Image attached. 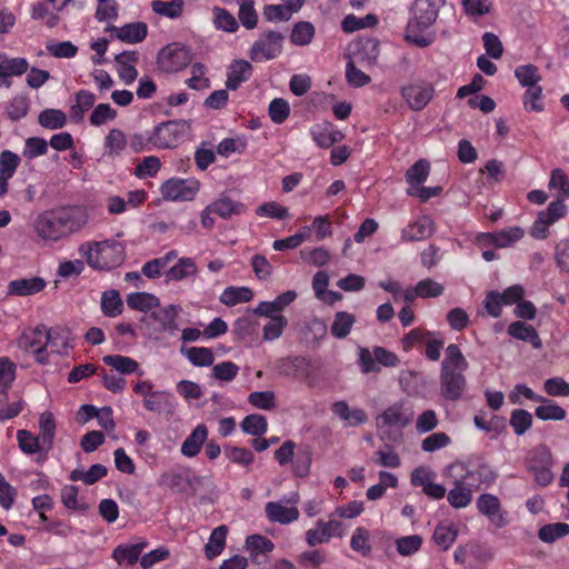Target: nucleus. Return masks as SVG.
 Instances as JSON below:
<instances>
[{
	"label": "nucleus",
	"mask_w": 569,
	"mask_h": 569,
	"mask_svg": "<svg viewBox=\"0 0 569 569\" xmlns=\"http://www.w3.org/2000/svg\"><path fill=\"white\" fill-rule=\"evenodd\" d=\"M469 362L456 343L449 345L445 350V358L440 367V395L449 401L461 399L466 388L467 379L465 372Z\"/></svg>",
	"instance_id": "1"
},
{
	"label": "nucleus",
	"mask_w": 569,
	"mask_h": 569,
	"mask_svg": "<svg viewBox=\"0 0 569 569\" xmlns=\"http://www.w3.org/2000/svg\"><path fill=\"white\" fill-rule=\"evenodd\" d=\"M84 222L82 212L63 208L40 213L36 219L34 229L40 238L58 241L80 230Z\"/></svg>",
	"instance_id": "2"
},
{
	"label": "nucleus",
	"mask_w": 569,
	"mask_h": 569,
	"mask_svg": "<svg viewBox=\"0 0 569 569\" xmlns=\"http://www.w3.org/2000/svg\"><path fill=\"white\" fill-rule=\"evenodd\" d=\"M439 4L437 0H415L411 6L412 17L408 21L405 39L419 48L429 47L433 38L421 32L435 23L438 18Z\"/></svg>",
	"instance_id": "3"
},
{
	"label": "nucleus",
	"mask_w": 569,
	"mask_h": 569,
	"mask_svg": "<svg viewBox=\"0 0 569 569\" xmlns=\"http://www.w3.org/2000/svg\"><path fill=\"white\" fill-rule=\"evenodd\" d=\"M88 264L97 270H110L119 267L126 258L124 247L117 241L104 240L80 247Z\"/></svg>",
	"instance_id": "4"
},
{
	"label": "nucleus",
	"mask_w": 569,
	"mask_h": 569,
	"mask_svg": "<svg viewBox=\"0 0 569 569\" xmlns=\"http://www.w3.org/2000/svg\"><path fill=\"white\" fill-rule=\"evenodd\" d=\"M190 130L186 120H169L156 126L151 131L152 146L158 149L177 147Z\"/></svg>",
	"instance_id": "5"
},
{
	"label": "nucleus",
	"mask_w": 569,
	"mask_h": 569,
	"mask_svg": "<svg viewBox=\"0 0 569 569\" xmlns=\"http://www.w3.org/2000/svg\"><path fill=\"white\" fill-rule=\"evenodd\" d=\"M457 470L460 472L465 471L460 478L463 479L466 485L471 489H478L481 485L490 486L497 479V472L483 460H480L477 465L467 470L465 469L463 463H451L446 468V476H451V472Z\"/></svg>",
	"instance_id": "6"
},
{
	"label": "nucleus",
	"mask_w": 569,
	"mask_h": 569,
	"mask_svg": "<svg viewBox=\"0 0 569 569\" xmlns=\"http://www.w3.org/2000/svg\"><path fill=\"white\" fill-rule=\"evenodd\" d=\"M191 60L192 53L188 47L170 43L159 51L157 64L163 72L171 73L184 69Z\"/></svg>",
	"instance_id": "7"
},
{
	"label": "nucleus",
	"mask_w": 569,
	"mask_h": 569,
	"mask_svg": "<svg viewBox=\"0 0 569 569\" xmlns=\"http://www.w3.org/2000/svg\"><path fill=\"white\" fill-rule=\"evenodd\" d=\"M56 336L53 332H47L46 326H37L32 331L24 332L18 340V346L26 351H32L36 360L44 365L48 361L47 345Z\"/></svg>",
	"instance_id": "8"
},
{
	"label": "nucleus",
	"mask_w": 569,
	"mask_h": 569,
	"mask_svg": "<svg viewBox=\"0 0 569 569\" xmlns=\"http://www.w3.org/2000/svg\"><path fill=\"white\" fill-rule=\"evenodd\" d=\"M283 39L284 38L280 32L268 31L250 48V59L253 61H261L277 58L282 51Z\"/></svg>",
	"instance_id": "9"
},
{
	"label": "nucleus",
	"mask_w": 569,
	"mask_h": 569,
	"mask_svg": "<svg viewBox=\"0 0 569 569\" xmlns=\"http://www.w3.org/2000/svg\"><path fill=\"white\" fill-rule=\"evenodd\" d=\"M200 183L196 179H169L161 186L163 199L170 201H190L199 191Z\"/></svg>",
	"instance_id": "10"
},
{
	"label": "nucleus",
	"mask_w": 569,
	"mask_h": 569,
	"mask_svg": "<svg viewBox=\"0 0 569 569\" xmlns=\"http://www.w3.org/2000/svg\"><path fill=\"white\" fill-rule=\"evenodd\" d=\"M479 513L487 517L488 520L498 529L507 526L508 512L502 508L499 498L491 493H482L476 502Z\"/></svg>",
	"instance_id": "11"
},
{
	"label": "nucleus",
	"mask_w": 569,
	"mask_h": 569,
	"mask_svg": "<svg viewBox=\"0 0 569 569\" xmlns=\"http://www.w3.org/2000/svg\"><path fill=\"white\" fill-rule=\"evenodd\" d=\"M181 311L179 305H169L159 311H152L151 313L141 318V322L147 323L149 320L157 321L159 323L160 332H169L170 335L176 333L179 330L177 318Z\"/></svg>",
	"instance_id": "12"
},
{
	"label": "nucleus",
	"mask_w": 569,
	"mask_h": 569,
	"mask_svg": "<svg viewBox=\"0 0 569 569\" xmlns=\"http://www.w3.org/2000/svg\"><path fill=\"white\" fill-rule=\"evenodd\" d=\"M380 54L379 41L375 38L360 39L352 44L353 59L363 67H373Z\"/></svg>",
	"instance_id": "13"
},
{
	"label": "nucleus",
	"mask_w": 569,
	"mask_h": 569,
	"mask_svg": "<svg viewBox=\"0 0 569 569\" xmlns=\"http://www.w3.org/2000/svg\"><path fill=\"white\" fill-rule=\"evenodd\" d=\"M433 87L428 83H413L402 88V97L412 110H422L433 96Z\"/></svg>",
	"instance_id": "14"
},
{
	"label": "nucleus",
	"mask_w": 569,
	"mask_h": 569,
	"mask_svg": "<svg viewBox=\"0 0 569 569\" xmlns=\"http://www.w3.org/2000/svg\"><path fill=\"white\" fill-rule=\"evenodd\" d=\"M435 232V223L428 216H422L415 222L409 223L401 231L403 241H422L430 238Z\"/></svg>",
	"instance_id": "15"
},
{
	"label": "nucleus",
	"mask_w": 569,
	"mask_h": 569,
	"mask_svg": "<svg viewBox=\"0 0 569 569\" xmlns=\"http://www.w3.org/2000/svg\"><path fill=\"white\" fill-rule=\"evenodd\" d=\"M274 369L279 376L298 378L308 372L309 361L301 356L284 357L276 361Z\"/></svg>",
	"instance_id": "16"
},
{
	"label": "nucleus",
	"mask_w": 569,
	"mask_h": 569,
	"mask_svg": "<svg viewBox=\"0 0 569 569\" xmlns=\"http://www.w3.org/2000/svg\"><path fill=\"white\" fill-rule=\"evenodd\" d=\"M46 281L41 277L20 278L8 283L7 295L27 297L43 290Z\"/></svg>",
	"instance_id": "17"
},
{
	"label": "nucleus",
	"mask_w": 569,
	"mask_h": 569,
	"mask_svg": "<svg viewBox=\"0 0 569 569\" xmlns=\"http://www.w3.org/2000/svg\"><path fill=\"white\" fill-rule=\"evenodd\" d=\"M114 37L127 43H139L143 41L148 33V27L144 22H131L120 28L110 26L107 28Z\"/></svg>",
	"instance_id": "18"
},
{
	"label": "nucleus",
	"mask_w": 569,
	"mask_h": 569,
	"mask_svg": "<svg viewBox=\"0 0 569 569\" xmlns=\"http://www.w3.org/2000/svg\"><path fill=\"white\" fill-rule=\"evenodd\" d=\"M253 68L247 60H233L228 69L226 87L229 90H237L242 82L248 81L252 76Z\"/></svg>",
	"instance_id": "19"
},
{
	"label": "nucleus",
	"mask_w": 569,
	"mask_h": 569,
	"mask_svg": "<svg viewBox=\"0 0 569 569\" xmlns=\"http://www.w3.org/2000/svg\"><path fill=\"white\" fill-rule=\"evenodd\" d=\"M331 410L333 415L343 420L348 427L361 426L368 421V415L363 409H350L349 405L343 400L333 402Z\"/></svg>",
	"instance_id": "20"
},
{
	"label": "nucleus",
	"mask_w": 569,
	"mask_h": 569,
	"mask_svg": "<svg viewBox=\"0 0 569 569\" xmlns=\"http://www.w3.org/2000/svg\"><path fill=\"white\" fill-rule=\"evenodd\" d=\"M297 298V292L288 290L279 295L273 301H262L253 310L254 315L264 317H274L273 313H279L284 310Z\"/></svg>",
	"instance_id": "21"
},
{
	"label": "nucleus",
	"mask_w": 569,
	"mask_h": 569,
	"mask_svg": "<svg viewBox=\"0 0 569 569\" xmlns=\"http://www.w3.org/2000/svg\"><path fill=\"white\" fill-rule=\"evenodd\" d=\"M280 502L270 501L266 505V515L271 522H279L282 525L291 523L299 518V510L297 507H286Z\"/></svg>",
	"instance_id": "22"
},
{
	"label": "nucleus",
	"mask_w": 569,
	"mask_h": 569,
	"mask_svg": "<svg viewBox=\"0 0 569 569\" xmlns=\"http://www.w3.org/2000/svg\"><path fill=\"white\" fill-rule=\"evenodd\" d=\"M453 485L447 493L449 505L455 509L466 508L472 500V489L460 477L455 478Z\"/></svg>",
	"instance_id": "23"
},
{
	"label": "nucleus",
	"mask_w": 569,
	"mask_h": 569,
	"mask_svg": "<svg viewBox=\"0 0 569 569\" xmlns=\"http://www.w3.org/2000/svg\"><path fill=\"white\" fill-rule=\"evenodd\" d=\"M207 437L208 428L203 423L198 425L183 441L181 453L189 458L196 457L200 452Z\"/></svg>",
	"instance_id": "24"
},
{
	"label": "nucleus",
	"mask_w": 569,
	"mask_h": 569,
	"mask_svg": "<svg viewBox=\"0 0 569 569\" xmlns=\"http://www.w3.org/2000/svg\"><path fill=\"white\" fill-rule=\"evenodd\" d=\"M244 204L238 201L232 200L228 197H221L210 203L207 207V210L218 214L223 219L231 218L232 216H239L244 212Z\"/></svg>",
	"instance_id": "25"
},
{
	"label": "nucleus",
	"mask_w": 569,
	"mask_h": 569,
	"mask_svg": "<svg viewBox=\"0 0 569 569\" xmlns=\"http://www.w3.org/2000/svg\"><path fill=\"white\" fill-rule=\"evenodd\" d=\"M508 335L512 338L529 342L535 349L542 347L541 339L537 330L525 322L515 321L508 327Z\"/></svg>",
	"instance_id": "26"
},
{
	"label": "nucleus",
	"mask_w": 569,
	"mask_h": 569,
	"mask_svg": "<svg viewBox=\"0 0 569 569\" xmlns=\"http://www.w3.org/2000/svg\"><path fill=\"white\" fill-rule=\"evenodd\" d=\"M40 440L42 441L43 459L52 449L56 436V421L53 415L49 411L42 412L39 418Z\"/></svg>",
	"instance_id": "27"
},
{
	"label": "nucleus",
	"mask_w": 569,
	"mask_h": 569,
	"mask_svg": "<svg viewBox=\"0 0 569 569\" xmlns=\"http://www.w3.org/2000/svg\"><path fill=\"white\" fill-rule=\"evenodd\" d=\"M127 306L132 310L148 313L160 306V299L146 291L129 293L126 298Z\"/></svg>",
	"instance_id": "28"
},
{
	"label": "nucleus",
	"mask_w": 569,
	"mask_h": 569,
	"mask_svg": "<svg viewBox=\"0 0 569 569\" xmlns=\"http://www.w3.org/2000/svg\"><path fill=\"white\" fill-rule=\"evenodd\" d=\"M143 407L158 415L173 411L172 396L163 390L153 391L148 399L143 400Z\"/></svg>",
	"instance_id": "29"
},
{
	"label": "nucleus",
	"mask_w": 569,
	"mask_h": 569,
	"mask_svg": "<svg viewBox=\"0 0 569 569\" xmlns=\"http://www.w3.org/2000/svg\"><path fill=\"white\" fill-rule=\"evenodd\" d=\"M525 236V231L520 227H509L496 232L485 234L487 240L499 248H506L517 242Z\"/></svg>",
	"instance_id": "30"
},
{
	"label": "nucleus",
	"mask_w": 569,
	"mask_h": 569,
	"mask_svg": "<svg viewBox=\"0 0 569 569\" xmlns=\"http://www.w3.org/2000/svg\"><path fill=\"white\" fill-rule=\"evenodd\" d=\"M148 546L147 541H140L132 545H119L112 551V558L119 563L122 565L127 562L128 565H134L142 552V550Z\"/></svg>",
	"instance_id": "31"
},
{
	"label": "nucleus",
	"mask_w": 569,
	"mask_h": 569,
	"mask_svg": "<svg viewBox=\"0 0 569 569\" xmlns=\"http://www.w3.org/2000/svg\"><path fill=\"white\" fill-rule=\"evenodd\" d=\"M227 533L228 527L226 525H221L212 530L209 541L204 547L206 557L208 559L211 560L223 551Z\"/></svg>",
	"instance_id": "32"
},
{
	"label": "nucleus",
	"mask_w": 569,
	"mask_h": 569,
	"mask_svg": "<svg viewBox=\"0 0 569 569\" xmlns=\"http://www.w3.org/2000/svg\"><path fill=\"white\" fill-rule=\"evenodd\" d=\"M29 69V63L24 58H11L0 61V78L3 79V83L7 87L10 86V81L7 79L13 76H21Z\"/></svg>",
	"instance_id": "33"
},
{
	"label": "nucleus",
	"mask_w": 569,
	"mask_h": 569,
	"mask_svg": "<svg viewBox=\"0 0 569 569\" xmlns=\"http://www.w3.org/2000/svg\"><path fill=\"white\" fill-rule=\"evenodd\" d=\"M198 268L191 258H180L167 272L166 277L169 281H180L189 276L196 274Z\"/></svg>",
	"instance_id": "34"
},
{
	"label": "nucleus",
	"mask_w": 569,
	"mask_h": 569,
	"mask_svg": "<svg viewBox=\"0 0 569 569\" xmlns=\"http://www.w3.org/2000/svg\"><path fill=\"white\" fill-rule=\"evenodd\" d=\"M101 310L104 316L113 318L121 315L123 302L118 290H108L101 297Z\"/></svg>",
	"instance_id": "35"
},
{
	"label": "nucleus",
	"mask_w": 569,
	"mask_h": 569,
	"mask_svg": "<svg viewBox=\"0 0 569 569\" xmlns=\"http://www.w3.org/2000/svg\"><path fill=\"white\" fill-rule=\"evenodd\" d=\"M355 322L356 318L353 315L346 311L337 312L330 328L331 335L337 339L346 338L350 333Z\"/></svg>",
	"instance_id": "36"
},
{
	"label": "nucleus",
	"mask_w": 569,
	"mask_h": 569,
	"mask_svg": "<svg viewBox=\"0 0 569 569\" xmlns=\"http://www.w3.org/2000/svg\"><path fill=\"white\" fill-rule=\"evenodd\" d=\"M102 361L122 375H130L139 369V363L134 359L121 355L104 356Z\"/></svg>",
	"instance_id": "37"
},
{
	"label": "nucleus",
	"mask_w": 569,
	"mask_h": 569,
	"mask_svg": "<svg viewBox=\"0 0 569 569\" xmlns=\"http://www.w3.org/2000/svg\"><path fill=\"white\" fill-rule=\"evenodd\" d=\"M38 122L46 129L58 130L66 126L67 116L59 109H44L39 113Z\"/></svg>",
	"instance_id": "38"
},
{
	"label": "nucleus",
	"mask_w": 569,
	"mask_h": 569,
	"mask_svg": "<svg viewBox=\"0 0 569 569\" xmlns=\"http://www.w3.org/2000/svg\"><path fill=\"white\" fill-rule=\"evenodd\" d=\"M181 352L196 367H209L213 363L212 350L206 347H190L181 349Z\"/></svg>",
	"instance_id": "39"
},
{
	"label": "nucleus",
	"mask_w": 569,
	"mask_h": 569,
	"mask_svg": "<svg viewBox=\"0 0 569 569\" xmlns=\"http://www.w3.org/2000/svg\"><path fill=\"white\" fill-rule=\"evenodd\" d=\"M515 77L523 88L539 86L542 79L538 67L531 63L518 66L515 69Z\"/></svg>",
	"instance_id": "40"
},
{
	"label": "nucleus",
	"mask_w": 569,
	"mask_h": 569,
	"mask_svg": "<svg viewBox=\"0 0 569 569\" xmlns=\"http://www.w3.org/2000/svg\"><path fill=\"white\" fill-rule=\"evenodd\" d=\"M253 293L247 287H228L220 296V301L226 306H236L240 302H248L252 299Z\"/></svg>",
	"instance_id": "41"
},
{
	"label": "nucleus",
	"mask_w": 569,
	"mask_h": 569,
	"mask_svg": "<svg viewBox=\"0 0 569 569\" xmlns=\"http://www.w3.org/2000/svg\"><path fill=\"white\" fill-rule=\"evenodd\" d=\"M458 536L457 529L452 525L439 523L432 535V539L442 550H448Z\"/></svg>",
	"instance_id": "42"
},
{
	"label": "nucleus",
	"mask_w": 569,
	"mask_h": 569,
	"mask_svg": "<svg viewBox=\"0 0 569 569\" xmlns=\"http://www.w3.org/2000/svg\"><path fill=\"white\" fill-rule=\"evenodd\" d=\"M523 107L530 112H541L545 110L543 93L541 86L526 88L522 97Z\"/></svg>",
	"instance_id": "43"
},
{
	"label": "nucleus",
	"mask_w": 569,
	"mask_h": 569,
	"mask_svg": "<svg viewBox=\"0 0 569 569\" xmlns=\"http://www.w3.org/2000/svg\"><path fill=\"white\" fill-rule=\"evenodd\" d=\"M241 429L244 433L260 437L267 432L268 422L267 419L257 413L246 416L240 423Z\"/></svg>",
	"instance_id": "44"
},
{
	"label": "nucleus",
	"mask_w": 569,
	"mask_h": 569,
	"mask_svg": "<svg viewBox=\"0 0 569 569\" xmlns=\"http://www.w3.org/2000/svg\"><path fill=\"white\" fill-rule=\"evenodd\" d=\"M379 420L383 426L388 427H405L410 422V419L403 415L400 403H395L387 408L379 417Z\"/></svg>",
	"instance_id": "45"
},
{
	"label": "nucleus",
	"mask_w": 569,
	"mask_h": 569,
	"mask_svg": "<svg viewBox=\"0 0 569 569\" xmlns=\"http://www.w3.org/2000/svg\"><path fill=\"white\" fill-rule=\"evenodd\" d=\"M17 440L20 450L26 455H34L37 452H43L42 441L39 437L34 436L29 430H19L17 432Z\"/></svg>",
	"instance_id": "46"
},
{
	"label": "nucleus",
	"mask_w": 569,
	"mask_h": 569,
	"mask_svg": "<svg viewBox=\"0 0 569 569\" xmlns=\"http://www.w3.org/2000/svg\"><path fill=\"white\" fill-rule=\"evenodd\" d=\"M569 533V525L566 522L548 523L538 531V537L543 542H555L557 539L566 537Z\"/></svg>",
	"instance_id": "47"
},
{
	"label": "nucleus",
	"mask_w": 569,
	"mask_h": 569,
	"mask_svg": "<svg viewBox=\"0 0 569 569\" xmlns=\"http://www.w3.org/2000/svg\"><path fill=\"white\" fill-rule=\"evenodd\" d=\"M160 487H167L174 492H184L191 486V480L178 472L162 473L158 481Z\"/></svg>",
	"instance_id": "48"
},
{
	"label": "nucleus",
	"mask_w": 569,
	"mask_h": 569,
	"mask_svg": "<svg viewBox=\"0 0 569 569\" xmlns=\"http://www.w3.org/2000/svg\"><path fill=\"white\" fill-rule=\"evenodd\" d=\"M224 456L230 462L248 468L254 460L253 452L246 447L226 446Z\"/></svg>",
	"instance_id": "49"
},
{
	"label": "nucleus",
	"mask_w": 569,
	"mask_h": 569,
	"mask_svg": "<svg viewBox=\"0 0 569 569\" xmlns=\"http://www.w3.org/2000/svg\"><path fill=\"white\" fill-rule=\"evenodd\" d=\"M429 170V162L420 159L407 170L406 180L410 186H420L427 180Z\"/></svg>",
	"instance_id": "50"
},
{
	"label": "nucleus",
	"mask_w": 569,
	"mask_h": 569,
	"mask_svg": "<svg viewBox=\"0 0 569 569\" xmlns=\"http://www.w3.org/2000/svg\"><path fill=\"white\" fill-rule=\"evenodd\" d=\"M531 466H553L552 452L546 445H538L530 450L526 468Z\"/></svg>",
	"instance_id": "51"
},
{
	"label": "nucleus",
	"mask_w": 569,
	"mask_h": 569,
	"mask_svg": "<svg viewBox=\"0 0 569 569\" xmlns=\"http://www.w3.org/2000/svg\"><path fill=\"white\" fill-rule=\"evenodd\" d=\"M126 146L127 138L120 129H111L104 139V149L109 156H119Z\"/></svg>",
	"instance_id": "52"
},
{
	"label": "nucleus",
	"mask_w": 569,
	"mask_h": 569,
	"mask_svg": "<svg viewBox=\"0 0 569 569\" xmlns=\"http://www.w3.org/2000/svg\"><path fill=\"white\" fill-rule=\"evenodd\" d=\"M315 36V27L308 21H300L295 24L290 39L297 46H307Z\"/></svg>",
	"instance_id": "53"
},
{
	"label": "nucleus",
	"mask_w": 569,
	"mask_h": 569,
	"mask_svg": "<svg viewBox=\"0 0 569 569\" xmlns=\"http://www.w3.org/2000/svg\"><path fill=\"white\" fill-rule=\"evenodd\" d=\"M509 423L512 427L515 433L517 436H521L530 429L532 425V416L525 409H515L510 415Z\"/></svg>",
	"instance_id": "54"
},
{
	"label": "nucleus",
	"mask_w": 569,
	"mask_h": 569,
	"mask_svg": "<svg viewBox=\"0 0 569 569\" xmlns=\"http://www.w3.org/2000/svg\"><path fill=\"white\" fill-rule=\"evenodd\" d=\"M546 405L539 406L535 410V415L538 419L547 421V420H563L567 416L566 410L558 406L557 403L551 402L547 399Z\"/></svg>",
	"instance_id": "55"
},
{
	"label": "nucleus",
	"mask_w": 569,
	"mask_h": 569,
	"mask_svg": "<svg viewBox=\"0 0 569 569\" xmlns=\"http://www.w3.org/2000/svg\"><path fill=\"white\" fill-rule=\"evenodd\" d=\"M152 10L161 16L168 18H177L182 13L183 1L182 0H171V1H161L153 0L151 2Z\"/></svg>",
	"instance_id": "56"
},
{
	"label": "nucleus",
	"mask_w": 569,
	"mask_h": 569,
	"mask_svg": "<svg viewBox=\"0 0 569 569\" xmlns=\"http://www.w3.org/2000/svg\"><path fill=\"white\" fill-rule=\"evenodd\" d=\"M160 168V159L156 156H148L134 168L133 174L139 179L154 177Z\"/></svg>",
	"instance_id": "57"
},
{
	"label": "nucleus",
	"mask_w": 569,
	"mask_h": 569,
	"mask_svg": "<svg viewBox=\"0 0 569 569\" xmlns=\"http://www.w3.org/2000/svg\"><path fill=\"white\" fill-rule=\"evenodd\" d=\"M20 161V157L10 150H3L0 152V176L11 179L16 173Z\"/></svg>",
	"instance_id": "58"
},
{
	"label": "nucleus",
	"mask_w": 569,
	"mask_h": 569,
	"mask_svg": "<svg viewBox=\"0 0 569 569\" xmlns=\"http://www.w3.org/2000/svg\"><path fill=\"white\" fill-rule=\"evenodd\" d=\"M268 112L273 123L281 124L290 114V106L284 99L276 98L270 102Z\"/></svg>",
	"instance_id": "59"
},
{
	"label": "nucleus",
	"mask_w": 569,
	"mask_h": 569,
	"mask_svg": "<svg viewBox=\"0 0 569 569\" xmlns=\"http://www.w3.org/2000/svg\"><path fill=\"white\" fill-rule=\"evenodd\" d=\"M269 318L270 321L263 327V340L273 341L282 335L283 329L288 325V320L281 315Z\"/></svg>",
	"instance_id": "60"
},
{
	"label": "nucleus",
	"mask_w": 569,
	"mask_h": 569,
	"mask_svg": "<svg viewBox=\"0 0 569 569\" xmlns=\"http://www.w3.org/2000/svg\"><path fill=\"white\" fill-rule=\"evenodd\" d=\"M48 152V142L43 138L30 137L24 142L22 154L26 159H34Z\"/></svg>",
	"instance_id": "61"
},
{
	"label": "nucleus",
	"mask_w": 569,
	"mask_h": 569,
	"mask_svg": "<svg viewBox=\"0 0 569 569\" xmlns=\"http://www.w3.org/2000/svg\"><path fill=\"white\" fill-rule=\"evenodd\" d=\"M239 20L247 29H253L258 22V14L252 0H239Z\"/></svg>",
	"instance_id": "62"
},
{
	"label": "nucleus",
	"mask_w": 569,
	"mask_h": 569,
	"mask_svg": "<svg viewBox=\"0 0 569 569\" xmlns=\"http://www.w3.org/2000/svg\"><path fill=\"white\" fill-rule=\"evenodd\" d=\"M29 111V99L26 96H16L7 107V114L12 121L24 118Z\"/></svg>",
	"instance_id": "63"
},
{
	"label": "nucleus",
	"mask_w": 569,
	"mask_h": 569,
	"mask_svg": "<svg viewBox=\"0 0 569 569\" xmlns=\"http://www.w3.org/2000/svg\"><path fill=\"white\" fill-rule=\"evenodd\" d=\"M550 190L557 189L558 197L569 198V179L561 169H553L548 183Z\"/></svg>",
	"instance_id": "64"
}]
</instances>
